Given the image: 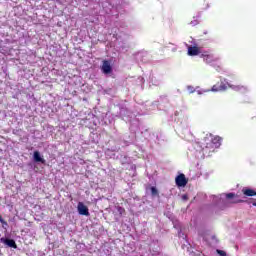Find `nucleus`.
Listing matches in <instances>:
<instances>
[{
	"label": "nucleus",
	"mask_w": 256,
	"mask_h": 256,
	"mask_svg": "<svg viewBox=\"0 0 256 256\" xmlns=\"http://www.w3.org/2000/svg\"><path fill=\"white\" fill-rule=\"evenodd\" d=\"M226 203L228 205H237V203H247V200H243L238 194L231 192L226 194Z\"/></svg>",
	"instance_id": "f257e3e1"
},
{
	"label": "nucleus",
	"mask_w": 256,
	"mask_h": 256,
	"mask_svg": "<svg viewBox=\"0 0 256 256\" xmlns=\"http://www.w3.org/2000/svg\"><path fill=\"white\" fill-rule=\"evenodd\" d=\"M175 183L177 187H185L187 183H189V180L185 177V174L182 173L175 178Z\"/></svg>",
	"instance_id": "f03ea898"
},
{
	"label": "nucleus",
	"mask_w": 256,
	"mask_h": 256,
	"mask_svg": "<svg viewBox=\"0 0 256 256\" xmlns=\"http://www.w3.org/2000/svg\"><path fill=\"white\" fill-rule=\"evenodd\" d=\"M211 91H213L214 93H217L219 91H227V83L223 81L218 82L216 85L212 86Z\"/></svg>",
	"instance_id": "7ed1b4c3"
},
{
	"label": "nucleus",
	"mask_w": 256,
	"mask_h": 256,
	"mask_svg": "<svg viewBox=\"0 0 256 256\" xmlns=\"http://www.w3.org/2000/svg\"><path fill=\"white\" fill-rule=\"evenodd\" d=\"M77 209L79 215H85V217H89V208L85 204H83V202L78 203Z\"/></svg>",
	"instance_id": "20e7f679"
},
{
	"label": "nucleus",
	"mask_w": 256,
	"mask_h": 256,
	"mask_svg": "<svg viewBox=\"0 0 256 256\" xmlns=\"http://www.w3.org/2000/svg\"><path fill=\"white\" fill-rule=\"evenodd\" d=\"M202 148L210 149V151H215V146H213V142H212L211 138L205 137L203 139Z\"/></svg>",
	"instance_id": "39448f33"
},
{
	"label": "nucleus",
	"mask_w": 256,
	"mask_h": 256,
	"mask_svg": "<svg viewBox=\"0 0 256 256\" xmlns=\"http://www.w3.org/2000/svg\"><path fill=\"white\" fill-rule=\"evenodd\" d=\"M101 69L104 75H109V73H112L113 71V68L111 67V63L108 60L103 61Z\"/></svg>",
	"instance_id": "423d86ee"
},
{
	"label": "nucleus",
	"mask_w": 256,
	"mask_h": 256,
	"mask_svg": "<svg viewBox=\"0 0 256 256\" xmlns=\"http://www.w3.org/2000/svg\"><path fill=\"white\" fill-rule=\"evenodd\" d=\"M0 243H4V245H7L8 247H12V249H17V243H15V240L13 239L0 238Z\"/></svg>",
	"instance_id": "0eeeda50"
},
{
	"label": "nucleus",
	"mask_w": 256,
	"mask_h": 256,
	"mask_svg": "<svg viewBox=\"0 0 256 256\" xmlns=\"http://www.w3.org/2000/svg\"><path fill=\"white\" fill-rule=\"evenodd\" d=\"M200 53H201V51L199 50V47H197V46L188 47V55H190V57H195L196 55H199Z\"/></svg>",
	"instance_id": "6e6552de"
},
{
	"label": "nucleus",
	"mask_w": 256,
	"mask_h": 256,
	"mask_svg": "<svg viewBox=\"0 0 256 256\" xmlns=\"http://www.w3.org/2000/svg\"><path fill=\"white\" fill-rule=\"evenodd\" d=\"M242 193L245 197H256V191L251 188H243Z\"/></svg>",
	"instance_id": "1a4fd4ad"
},
{
	"label": "nucleus",
	"mask_w": 256,
	"mask_h": 256,
	"mask_svg": "<svg viewBox=\"0 0 256 256\" xmlns=\"http://www.w3.org/2000/svg\"><path fill=\"white\" fill-rule=\"evenodd\" d=\"M210 140L212 141V145L214 146V149H219V147H221V137L219 136H214L213 138H210Z\"/></svg>",
	"instance_id": "9d476101"
},
{
	"label": "nucleus",
	"mask_w": 256,
	"mask_h": 256,
	"mask_svg": "<svg viewBox=\"0 0 256 256\" xmlns=\"http://www.w3.org/2000/svg\"><path fill=\"white\" fill-rule=\"evenodd\" d=\"M230 89H233V91H238L239 93L247 92V86L243 85H230Z\"/></svg>",
	"instance_id": "9b49d317"
},
{
	"label": "nucleus",
	"mask_w": 256,
	"mask_h": 256,
	"mask_svg": "<svg viewBox=\"0 0 256 256\" xmlns=\"http://www.w3.org/2000/svg\"><path fill=\"white\" fill-rule=\"evenodd\" d=\"M33 157L36 163L45 164V159L41 157V153H39V151H34Z\"/></svg>",
	"instance_id": "f8f14e48"
},
{
	"label": "nucleus",
	"mask_w": 256,
	"mask_h": 256,
	"mask_svg": "<svg viewBox=\"0 0 256 256\" xmlns=\"http://www.w3.org/2000/svg\"><path fill=\"white\" fill-rule=\"evenodd\" d=\"M151 195L153 197H157V195H159V190H157V188L155 186L151 187Z\"/></svg>",
	"instance_id": "ddd939ff"
},
{
	"label": "nucleus",
	"mask_w": 256,
	"mask_h": 256,
	"mask_svg": "<svg viewBox=\"0 0 256 256\" xmlns=\"http://www.w3.org/2000/svg\"><path fill=\"white\" fill-rule=\"evenodd\" d=\"M194 20L189 22V25H192V27H195V25H199V20L196 17H193Z\"/></svg>",
	"instance_id": "4468645a"
},
{
	"label": "nucleus",
	"mask_w": 256,
	"mask_h": 256,
	"mask_svg": "<svg viewBox=\"0 0 256 256\" xmlns=\"http://www.w3.org/2000/svg\"><path fill=\"white\" fill-rule=\"evenodd\" d=\"M116 209H117L119 215H125V208L118 206Z\"/></svg>",
	"instance_id": "2eb2a0df"
},
{
	"label": "nucleus",
	"mask_w": 256,
	"mask_h": 256,
	"mask_svg": "<svg viewBox=\"0 0 256 256\" xmlns=\"http://www.w3.org/2000/svg\"><path fill=\"white\" fill-rule=\"evenodd\" d=\"M216 252H217V254L220 255V256H227V252H225V251H223V250L217 249Z\"/></svg>",
	"instance_id": "dca6fc26"
},
{
	"label": "nucleus",
	"mask_w": 256,
	"mask_h": 256,
	"mask_svg": "<svg viewBox=\"0 0 256 256\" xmlns=\"http://www.w3.org/2000/svg\"><path fill=\"white\" fill-rule=\"evenodd\" d=\"M0 223H2V225H7V221H5V219H3V216L0 215Z\"/></svg>",
	"instance_id": "f3484780"
},
{
	"label": "nucleus",
	"mask_w": 256,
	"mask_h": 256,
	"mask_svg": "<svg viewBox=\"0 0 256 256\" xmlns=\"http://www.w3.org/2000/svg\"><path fill=\"white\" fill-rule=\"evenodd\" d=\"M188 91H190V93H195V88H193V86H188Z\"/></svg>",
	"instance_id": "a211bd4d"
},
{
	"label": "nucleus",
	"mask_w": 256,
	"mask_h": 256,
	"mask_svg": "<svg viewBox=\"0 0 256 256\" xmlns=\"http://www.w3.org/2000/svg\"><path fill=\"white\" fill-rule=\"evenodd\" d=\"M251 203H252L253 207H256V200L252 201Z\"/></svg>",
	"instance_id": "6ab92c4d"
},
{
	"label": "nucleus",
	"mask_w": 256,
	"mask_h": 256,
	"mask_svg": "<svg viewBox=\"0 0 256 256\" xmlns=\"http://www.w3.org/2000/svg\"><path fill=\"white\" fill-rule=\"evenodd\" d=\"M183 199H187V195H183Z\"/></svg>",
	"instance_id": "aec40b11"
}]
</instances>
